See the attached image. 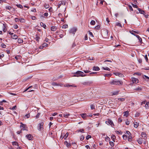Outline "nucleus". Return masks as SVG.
<instances>
[{
    "mask_svg": "<svg viewBox=\"0 0 149 149\" xmlns=\"http://www.w3.org/2000/svg\"><path fill=\"white\" fill-rule=\"evenodd\" d=\"M12 144L13 146L17 145L18 146H19V144H18V143L16 141H13V142H12Z\"/></svg>",
    "mask_w": 149,
    "mask_h": 149,
    "instance_id": "393cba45",
    "label": "nucleus"
},
{
    "mask_svg": "<svg viewBox=\"0 0 149 149\" xmlns=\"http://www.w3.org/2000/svg\"><path fill=\"white\" fill-rule=\"evenodd\" d=\"M22 57V56H15V58L16 60H17L19 59H20Z\"/></svg>",
    "mask_w": 149,
    "mask_h": 149,
    "instance_id": "3c124183",
    "label": "nucleus"
},
{
    "mask_svg": "<svg viewBox=\"0 0 149 149\" xmlns=\"http://www.w3.org/2000/svg\"><path fill=\"white\" fill-rule=\"evenodd\" d=\"M118 94V92H115L113 93V95H117Z\"/></svg>",
    "mask_w": 149,
    "mask_h": 149,
    "instance_id": "bf43d9fd",
    "label": "nucleus"
},
{
    "mask_svg": "<svg viewBox=\"0 0 149 149\" xmlns=\"http://www.w3.org/2000/svg\"><path fill=\"white\" fill-rule=\"evenodd\" d=\"M84 138V136L83 135H82L81 136L80 140L81 141H82Z\"/></svg>",
    "mask_w": 149,
    "mask_h": 149,
    "instance_id": "09e8293b",
    "label": "nucleus"
},
{
    "mask_svg": "<svg viewBox=\"0 0 149 149\" xmlns=\"http://www.w3.org/2000/svg\"><path fill=\"white\" fill-rule=\"evenodd\" d=\"M68 27V25L67 24L64 25L62 26V28H67Z\"/></svg>",
    "mask_w": 149,
    "mask_h": 149,
    "instance_id": "37998d69",
    "label": "nucleus"
},
{
    "mask_svg": "<svg viewBox=\"0 0 149 149\" xmlns=\"http://www.w3.org/2000/svg\"><path fill=\"white\" fill-rule=\"evenodd\" d=\"M122 82L116 79H115L112 80L110 82L111 85H121L122 84Z\"/></svg>",
    "mask_w": 149,
    "mask_h": 149,
    "instance_id": "f03ea898",
    "label": "nucleus"
},
{
    "mask_svg": "<svg viewBox=\"0 0 149 149\" xmlns=\"http://www.w3.org/2000/svg\"><path fill=\"white\" fill-rule=\"evenodd\" d=\"M132 5L133 7L135 8H138V6L134 4H132Z\"/></svg>",
    "mask_w": 149,
    "mask_h": 149,
    "instance_id": "e2e57ef3",
    "label": "nucleus"
},
{
    "mask_svg": "<svg viewBox=\"0 0 149 149\" xmlns=\"http://www.w3.org/2000/svg\"><path fill=\"white\" fill-rule=\"evenodd\" d=\"M64 86L65 87H76V86H75L74 84H73L72 85H70L68 84H66L64 85Z\"/></svg>",
    "mask_w": 149,
    "mask_h": 149,
    "instance_id": "ddd939ff",
    "label": "nucleus"
},
{
    "mask_svg": "<svg viewBox=\"0 0 149 149\" xmlns=\"http://www.w3.org/2000/svg\"><path fill=\"white\" fill-rule=\"evenodd\" d=\"M16 6L18 7V8H20L21 9H22V8H23V6H22L20 5V4H17V5H16Z\"/></svg>",
    "mask_w": 149,
    "mask_h": 149,
    "instance_id": "ea45409f",
    "label": "nucleus"
},
{
    "mask_svg": "<svg viewBox=\"0 0 149 149\" xmlns=\"http://www.w3.org/2000/svg\"><path fill=\"white\" fill-rule=\"evenodd\" d=\"M145 107L146 108L147 107H149V102H146V104L145 105Z\"/></svg>",
    "mask_w": 149,
    "mask_h": 149,
    "instance_id": "473e14b6",
    "label": "nucleus"
},
{
    "mask_svg": "<svg viewBox=\"0 0 149 149\" xmlns=\"http://www.w3.org/2000/svg\"><path fill=\"white\" fill-rule=\"evenodd\" d=\"M20 124V127L21 128L22 130H26V128H27V127L26 126V125L23 124L22 123H21Z\"/></svg>",
    "mask_w": 149,
    "mask_h": 149,
    "instance_id": "39448f33",
    "label": "nucleus"
},
{
    "mask_svg": "<svg viewBox=\"0 0 149 149\" xmlns=\"http://www.w3.org/2000/svg\"><path fill=\"white\" fill-rule=\"evenodd\" d=\"M16 108V106H15L13 107H12V108H10V109H11V110H13L14 109H15Z\"/></svg>",
    "mask_w": 149,
    "mask_h": 149,
    "instance_id": "6e6d98bb",
    "label": "nucleus"
},
{
    "mask_svg": "<svg viewBox=\"0 0 149 149\" xmlns=\"http://www.w3.org/2000/svg\"><path fill=\"white\" fill-rule=\"evenodd\" d=\"M76 31V29L74 28L71 29V30L69 31V33H72L74 34Z\"/></svg>",
    "mask_w": 149,
    "mask_h": 149,
    "instance_id": "0eeeda50",
    "label": "nucleus"
},
{
    "mask_svg": "<svg viewBox=\"0 0 149 149\" xmlns=\"http://www.w3.org/2000/svg\"><path fill=\"white\" fill-rule=\"evenodd\" d=\"M132 137L131 135L128 136V141H130L132 140Z\"/></svg>",
    "mask_w": 149,
    "mask_h": 149,
    "instance_id": "a19ab883",
    "label": "nucleus"
},
{
    "mask_svg": "<svg viewBox=\"0 0 149 149\" xmlns=\"http://www.w3.org/2000/svg\"><path fill=\"white\" fill-rule=\"evenodd\" d=\"M91 136L90 135H88L86 136V139L87 140L88 139H89L91 138Z\"/></svg>",
    "mask_w": 149,
    "mask_h": 149,
    "instance_id": "de8ad7c7",
    "label": "nucleus"
},
{
    "mask_svg": "<svg viewBox=\"0 0 149 149\" xmlns=\"http://www.w3.org/2000/svg\"><path fill=\"white\" fill-rule=\"evenodd\" d=\"M137 141L139 144H141L143 142L142 139L141 138H139L137 140Z\"/></svg>",
    "mask_w": 149,
    "mask_h": 149,
    "instance_id": "4468645a",
    "label": "nucleus"
},
{
    "mask_svg": "<svg viewBox=\"0 0 149 149\" xmlns=\"http://www.w3.org/2000/svg\"><path fill=\"white\" fill-rule=\"evenodd\" d=\"M83 71L85 73H88L90 72V71L89 70H83Z\"/></svg>",
    "mask_w": 149,
    "mask_h": 149,
    "instance_id": "13d9d810",
    "label": "nucleus"
},
{
    "mask_svg": "<svg viewBox=\"0 0 149 149\" xmlns=\"http://www.w3.org/2000/svg\"><path fill=\"white\" fill-rule=\"evenodd\" d=\"M64 144L65 145H66L67 147L68 148H70V147L71 144L70 143H68V142L67 141H65V142Z\"/></svg>",
    "mask_w": 149,
    "mask_h": 149,
    "instance_id": "2eb2a0df",
    "label": "nucleus"
},
{
    "mask_svg": "<svg viewBox=\"0 0 149 149\" xmlns=\"http://www.w3.org/2000/svg\"><path fill=\"white\" fill-rule=\"evenodd\" d=\"M5 8L6 10H10L12 9V7L10 6H8L5 7Z\"/></svg>",
    "mask_w": 149,
    "mask_h": 149,
    "instance_id": "7c9ffc66",
    "label": "nucleus"
},
{
    "mask_svg": "<svg viewBox=\"0 0 149 149\" xmlns=\"http://www.w3.org/2000/svg\"><path fill=\"white\" fill-rule=\"evenodd\" d=\"M52 84L53 86H61L62 85V84H58L54 82L52 83Z\"/></svg>",
    "mask_w": 149,
    "mask_h": 149,
    "instance_id": "f8f14e48",
    "label": "nucleus"
},
{
    "mask_svg": "<svg viewBox=\"0 0 149 149\" xmlns=\"http://www.w3.org/2000/svg\"><path fill=\"white\" fill-rule=\"evenodd\" d=\"M126 133L129 136L131 135V134L130 132L128 131H127L126 132Z\"/></svg>",
    "mask_w": 149,
    "mask_h": 149,
    "instance_id": "4d7b16f0",
    "label": "nucleus"
},
{
    "mask_svg": "<svg viewBox=\"0 0 149 149\" xmlns=\"http://www.w3.org/2000/svg\"><path fill=\"white\" fill-rule=\"evenodd\" d=\"M94 58L92 57H89L88 58V61L89 62H90V60H94Z\"/></svg>",
    "mask_w": 149,
    "mask_h": 149,
    "instance_id": "4be33fe9",
    "label": "nucleus"
},
{
    "mask_svg": "<svg viewBox=\"0 0 149 149\" xmlns=\"http://www.w3.org/2000/svg\"><path fill=\"white\" fill-rule=\"evenodd\" d=\"M30 116V115L29 114H26L24 118H28Z\"/></svg>",
    "mask_w": 149,
    "mask_h": 149,
    "instance_id": "49530a36",
    "label": "nucleus"
},
{
    "mask_svg": "<svg viewBox=\"0 0 149 149\" xmlns=\"http://www.w3.org/2000/svg\"><path fill=\"white\" fill-rule=\"evenodd\" d=\"M142 90V88L139 87H137V88H135L134 90L135 91H141Z\"/></svg>",
    "mask_w": 149,
    "mask_h": 149,
    "instance_id": "cd10ccee",
    "label": "nucleus"
},
{
    "mask_svg": "<svg viewBox=\"0 0 149 149\" xmlns=\"http://www.w3.org/2000/svg\"><path fill=\"white\" fill-rule=\"evenodd\" d=\"M26 136L29 140H32L33 137L30 134H28L26 135Z\"/></svg>",
    "mask_w": 149,
    "mask_h": 149,
    "instance_id": "6e6552de",
    "label": "nucleus"
},
{
    "mask_svg": "<svg viewBox=\"0 0 149 149\" xmlns=\"http://www.w3.org/2000/svg\"><path fill=\"white\" fill-rule=\"evenodd\" d=\"M44 47L43 45H41V46H40L39 47V48L40 49H43V48Z\"/></svg>",
    "mask_w": 149,
    "mask_h": 149,
    "instance_id": "0e129e2a",
    "label": "nucleus"
},
{
    "mask_svg": "<svg viewBox=\"0 0 149 149\" xmlns=\"http://www.w3.org/2000/svg\"><path fill=\"white\" fill-rule=\"evenodd\" d=\"M40 114V113H38L37 114L36 116V118L37 119L38 118H39Z\"/></svg>",
    "mask_w": 149,
    "mask_h": 149,
    "instance_id": "e433bc0d",
    "label": "nucleus"
},
{
    "mask_svg": "<svg viewBox=\"0 0 149 149\" xmlns=\"http://www.w3.org/2000/svg\"><path fill=\"white\" fill-rule=\"evenodd\" d=\"M139 125V123L137 122H134V126L135 128H137Z\"/></svg>",
    "mask_w": 149,
    "mask_h": 149,
    "instance_id": "6ab92c4d",
    "label": "nucleus"
},
{
    "mask_svg": "<svg viewBox=\"0 0 149 149\" xmlns=\"http://www.w3.org/2000/svg\"><path fill=\"white\" fill-rule=\"evenodd\" d=\"M138 62L140 63H141L142 62V60L141 59H138Z\"/></svg>",
    "mask_w": 149,
    "mask_h": 149,
    "instance_id": "864d4df0",
    "label": "nucleus"
},
{
    "mask_svg": "<svg viewBox=\"0 0 149 149\" xmlns=\"http://www.w3.org/2000/svg\"><path fill=\"white\" fill-rule=\"evenodd\" d=\"M68 133H67L64 136L62 137V139L64 138V139H65L68 136Z\"/></svg>",
    "mask_w": 149,
    "mask_h": 149,
    "instance_id": "a878e982",
    "label": "nucleus"
},
{
    "mask_svg": "<svg viewBox=\"0 0 149 149\" xmlns=\"http://www.w3.org/2000/svg\"><path fill=\"white\" fill-rule=\"evenodd\" d=\"M56 29V28L55 26H52L51 28V31H55Z\"/></svg>",
    "mask_w": 149,
    "mask_h": 149,
    "instance_id": "a211bd4d",
    "label": "nucleus"
},
{
    "mask_svg": "<svg viewBox=\"0 0 149 149\" xmlns=\"http://www.w3.org/2000/svg\"><path fill=\"white\" fill-rule=\"evenodd\" d=\"M84 130L83 129H80L79 130H78L77 131L78 132H84Z\"/></svg>",
    "mask_w": 149,
    "mask_h": 149,
    "instance_id": "58836bf2",
    "label": "nucleus"
},
{
    "mask_svg": "<svg viewBox=\"0 0 149 149\" xmlns=\"http://www.w3.org/2000/svg\"><path fill=\"white\" fill-rule=\"evenodd\" d=\"M111 75H112L111 74H106L104 75V76L105 77H111Z\"/></svg>",
    "mask_w": 149,
    "mask_h": 149,
    "instance_id": "c03bdc74",
    "label": "nucleus"
},
{
    "mask_svg": "<svg viewBox=\"0 0 149 149\" xmlns=\"http://www.w3.org/2000/svg\"><path fill=\"white\" fill-rule=\"evenodd\" d=\"M116 26H119L120 27H122L121 24L120 23H117L116 24Z\"/></svg>",
    "mask_w": 149,
    "mask_h": 149,
    "instance_id": "2f4dec72",
    "label": "nucleus"
},
{
    "mask_svg": "<svg viewBox=\"0 0 149 149\" xmlns=\"http://www.w3.org/2000/svg\"><path fill=\"white\" fill-rule=\"evenodd\" d=\"M19 21V19H18V18H16L15 19V22H18Z\"/></svg>",
    "mask_w": 149,
    "mask_h": 149,
    "instance_id": "052dcab7",
    "label": "nucleus"
},
{
    "mask_svg": "<svg viewBox=\"0 0 149 149\" xmlns=\"http://www.w3.org/2000/svg\"><path fill=\"white\" fill-rule=\"evenodd\" d=\"M24 19L22 18H20L19 19V21L21 22H24Z\"/></svg>",
    "mask_w": 149,
    "mask_h": 149,
    "instance_id": "69168bd1",
    "label": "nucleus"
},
{
    "mask_svg": "<svg viewBox=\"0 0 149 149\" xmlns=\"http://www.w3.org/2000/svg\"><path fill=\"white\" fill-rule=\"evenodd\" d=\"M74 75H73V77H79L80 76L83 77L87 76L86 74H84V72L80 71H77L75 72H74Z\"/></svg>",
    "mask_w": 149,
    "mask_h": 149,
    "instance_id": "f257e3e1",
    "label": "nucleus"
},
{
    "mask_svg": "<svg viewBox=\"0 0 149 149\" xmlns=\"http://www.w3.org/2000/svg\"><path fill=\"white\" fill-rule=\"evenodd\" d=\"M3 32H5L6 31L7 29H6V24H3Z\"/></svg>",
    "mask_w": 149,
    "mask_h": 149,
    "instance_id": "dca6fc26",
    "label": "nucleus"
},
{
    "mask_svg": "<svg viewBox=\"0 0 149 149\" xmlns=\"http://www.w3.org/2000/svg\"><path fill=\"white\" fill-rule=\"evenodd\" d=\"M130 32L131 34H132L135 36H136V34H135L134 33V31H133V30L130 31Z\"/></svg>",
    "mask_w": 149,
    "mask_h": 149,
    "instance_id": "a18cd8bd",
    "label": "nucleus"
},
{
    "mask_svg": "<svg viewBox=\"0 0 149 149\" xmlns=\"http://www.w3.org/2000/svg\"><path fill=\"white\" fill-rule=\"evenodd\" d=\"M125 100V98H118V100H120L121 101H123Z\"/></svg>",
    "mask_w": 149,
    "mask_h": 149,
    "instance_id": "8fccbe9b",
    "label": "nucleus"
},
{
    "mask_svg": "<svg viewBox=\"0 0 149 149\" xmlns=\"http://www.w3.org/2000/svg\"><path fill=\"white\" fill-rule=\"evenodd\" d=\"M129 113V112L127 111L124 112V116H127Z\"/></svg>",
    "mask_w": 149,
    "mask_h": 149,
    "instance_id": "72a5a7b5",
    "label": "nucleus"
},
{
    "mask_svg": "<svg viewBox=\"0 0 149 149\" xmlns=\"http://www.w3.org/2000/svg\"><path fill=\"white\" fill-rule=\"evenodd\" d=\"M44 125V123L43 122H41L38 124V129L39 130L41 131L43 129V126Z\"/></svg>",
    "mask_w": 149,
    "mask_h": 149,
    "instance_id": "20e7f679",
    "label": "nucleus"
},
{
    "mask_svg": "<svg viewBox=\"0 0 149 149\" xmlns=\"http://www.w3.org/2000/svg\"><path fill=\"white\" fill-rule=\"evenodd\" d=\"M95 23V21L93 20H92L90 22L91 24L92 25H94Z\"/></svg>",
    "mask_w": 149,
    "mask_h": 149,
    "instance_id": "c9c22d12",
    "label": "nucleus"
},
{
    "mask_svg": "<svg viewBox=\"0 0 149 149\" xmlns=\"http://www.w3.org/2000/svg\"><path fill=\"white\" fill-rule=\"evenodd\" d=\"M123 137L124 139H126L127 138V136L125 135H123Z\"/></svg>",
    "mask_w": 149,
    "mask_h": 149,
    "instance_id": "603ef678",
    "label": "nucleus"
},
{
    "mask_svg": "<svg viewBox=\"0 0 149 149\" xmlns=\"http://www.w3.org/2000/svg\"><path fill=\"white\" fill-rule=\"evenodd\" d=\"M105 123L108 125L111 126L112 127L114 126V125L113 121L110 119H108L107 120L105 121Z\"/></svg>",
    "mask_w": 149,
    "mask_h": 149,
    "instance_id": "7ed1b4c3",
    "label": "nucleus"
},
{
    "mask_svg": "<svg viewBox=\"0 0 149 149\" xmlns=\"http://www.w3.org/2000/svg\"><path fill=\"white\" fill-rule=\"evenodd\" d=\"M91 109L93 110L95 109V106L93 104L91 105Z\"/></svg>",
    "mask_w": 149,
    "mask_h": 149,
    "instance_id": "79ce46f5",
    "label": "nucleus"
},
{
    "mask_svg": "<svg viewBox=\"0 0 149 149\" xmlns=\"http://www.w3.org/2000/svg\"><path fill=\"white\" fill-rule=\"evenodd\" d=\"M132 81L133 83L137 84L138 83L139 81V80L137 78L134 77H132Z\"/></svg>",
    "mask_w": 149,
    "mask_h": 149,
    "instance_id": "423d86ee",
    "label": "nucleus"
},
{
    "mask_svg": "<svg viewBox=\"0 0 149 149\" xmlns=\"http://www.w3.org/2000/svg\"><path fill=\"white\" fill-rule=\"evenodd\" d=\"M85 147L87 149H90V148L88 145H87Z\"/></svg>",
    "mask_w": 149,
    "mask_h": 149,
    "instance_id": "774afa93",
    "label": "nucleus"
},
{
    "mask_svg": "<svg viewBox=\"0 0 149 149\" xmlns=\"http://www.w3.org/2000/svg\"><path fill=\"white\" fill-rule=\"evenodd\" d=\"M129 6V9L130 10H132V11H133V8L132 7V6L130 5H129L128 6Z\"/></svg>",
    "mask_w": 149,
    "mask_h": 149,
    "instance_id": "5fc2aeb1",
    "label": "nucleus"
},
{
    "mask_svg": "<svg viewBox=\"0 0 149 149\" xmlns=\"http://www.w3.org/2000/svg\"><path fill=\"white\" fill-rule=\"evenodd\" d=\"M116 137L115 135L113 134L111 136V139L114 142L115 141V140L116 139Z\"/></svg>",
    "mask_w": 149,
    "mask_h": 149,
    "instance_id": "412c9836",
    "label": "nucleus"
},
{
    "mask_svg": "<svg viewBox=\"0 0 149 149\" xmlns=\"http://www.w3.org/2000/svg\"><path fill=\"white\" fill-rule=\"evenodd\" d=\"M40 25L41 26L43 27L45 29L46 25L45 24H44L42 22H41L40 23Z\"/></svg>",
    "mask_w": 149,
    "mask_h": 149,
    "instance_id": "bb28decb",
    "label": "nucleus"
},
{
    "mask_svg": "<svg viewBox=\"0 0 149 149\" xmlns=\"http://www.w3.org/2000/svg\"><path fill=\"white\" fill-rule=\"evenodd\" d=\"M11 38L13 39H16L17 38V36L15 34L11 36Z\"/></svg>",
    "mask_w": 149,
    "mask_h": 149,
    "instance_id": "aec40b11",
    "label": "nucleus"
},
{
    "mask_svg": "<svg viewBox=\"0 0 149 149\" xmlns=\"http://www.w3.org/2000/svg\"><path fill=\"white\" fill-rule=\"evenodd\" d=\"M93 70L95 71H99L100 70V68L98 66H93Z\"/></svg>",
    "mask_w": 149,
    "mask_h": 149,
    "instance_id": "9d476101",
    "label": "nucleus"
},
{
    "mask_svg": "<svg viewBox=\"0 0 149 149\" xmlns=\"http://www.w3.org/2000/svg\"><path fill=\"white\" fill-rule=\"evenodd\" d=\"M1 46L3 48H5L6 46V45L4 44L3 43H2L1 44Z\"/></svg>",
    "mask_w": 149,
    "mask_h": 149,
    "instance_id": "338daca9",
    "label": "nucleus"
},
{
    "mask_svg": "<svg viewBox=\"0 0 149 149\" xmlns=\"http://www.w3.org/2000/svg\"><path fill=\"white\" fill-rule=\"evenodd\" d=\"M70 115V114L69 113H66V114H64L63 115V116L65 118H67Z\"/></svg>",
    "mask_w": 149,
    "mask_h": 149,
    "instance_id": "f704fd0d",
    "label": "nucleus"
},
{
    "mask_svg": "<svg viewBox=\"0 0 149 149\" xmlns=\"http://www.w3.org/2000/svg\"><path fill=\"white\" fill-rule=\"evenodd\" d=\"M44 7L46 8H48L49 7V5L48 4L45 3L44 5Z\"/></svg>",
    "mask_w": 149,
    "mask_h": 149,
    "instance_id": "5701e85b",
    "label": "nucleus"
},
{
    "mask_svg": "<svg viewBox=\"0 0 149 149\" xmlns=\"http://www.w3.org/2000/svg\"><path fill=\"white\" fill-rule=\"evenodd\" d=\"M40 39V37L39 36H38V35H36V37L35 38V39H36V40L37 41H39V40Z\"/></svg>",
    "mask_w": 149,
    "mask_h": 149,
    "instance_id": "c85d7f7f",
    "label": "nucleus"
},
{
    "mask_svg": "<svg viewBox=\"0 0 149 149\" xmlns=\"http://www.w3.org/2000/svg\"><path fill=\"white\" fill-rule=\"evenodd\" d=\"M109 144L112 147L114 146V143L112 141L109 142Z\"/></svg>",
    "mask_w": 149,
    "mask_h": 149,
    "instance_id": "4c0bfd02",
    "label": "nucleus"
},
{
    "mask_svg": "<svg viewBox=\"0 0 149 149\" xmlns=\"http://www.w3.org/2000/svg\"><path fill=\"white\" fill-rule=\"evenodd\" d=\"M81 116L84 119H85L88 116L86 113H82L81 114Z\"/></svg>",
    "mask_w": 149,
    "mask_h": 149,
    "instance_id": "9b49d317",
    "label": "nucleus"
},
{
    "mask_svg": "<svg viewBox=\"0 0 149 149\" xmlns=\"http://www.w3.org/2000/svg\"><path fill=\"white\" fill-rule=\"evenodd\" d=\"M142 137H143L145 139L147 138V135L144 132H143L141 133Z\"/></svg>",
    "mask_w": 149,
    "mask_h": 149,
    "instance_id": "1a4fd4ad",
    "label": "nucleus"
},
{
    "mask_svg": "<svg viewBox=\"0 0 149 149\" xmlns=\"http://www.w3.org/2000/svg\"><path fill=\"white\" fill-rule=\"evenodd\" d=\"M138 10H139V12L140 13L143 14V15H144L145 14V13L143 10H142L141 9L139 8H138Z\"/></svg>",
    "mask_w": 149,
    "mask_h": 149,
    "instance_id": "f3484780",
    "label": "nucleus"
},
{
    "mask_svg": "<svg viewBox=\"0 0 149 149\" xmlns=\"http://www.w3.org/2000/svg\"><path fill=\"white\" fill-rule=\"evenodd\" d=\"M17 42L19 43H21L23 42V40L22 39L20 38H18V39Z\"/></svg>",
    "mask_w": 149,
    "mask_h": 149,
    "instance_id": "b1692460",
    "label": "nucleus"
},
{
    "mask_svg": "<svg viewBox=\"0 0 149 149\" xmlns=\"http://www.w3.org/2000/svg\"><path fill=\"white\" fill-rule=\"evenodd\" d=\"M100 28V26L99 25H98L96 26L95 27V28L96 29H99Z\"/></svg>",
    "mask_w": 149,
    "mask_h": 149,
    "instance_id": "680f3d73",
    "label": "nucleus"
},
{
    "mask_svg": "<svg viewBox=\"0 0 149 149\" xmlns=\"http://www.w3.org/2000/svg\"><path fill=\"white\" fill-rule=\"evenodd\" d=\"M102 69H103V70H108V71H110V69L109 68H108L107 67H106L105 68L102 67Z\"/></svg>",
    "mask_w": 149,
    "mask_h": 149,
    "instance_id": "c756f323",
    "label": "nucleus"
}]
</instances>
